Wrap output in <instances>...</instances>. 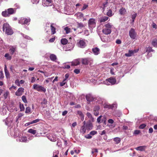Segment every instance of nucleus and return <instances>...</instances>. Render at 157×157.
I'll return each mask as SVG.
<instances>
[{
	"instance_id": "nucleus-8",
	"label": "nucleus",
	"mask_w": 157,
	"mask_h": 157,
	"mask_svg": "<svg viewBox=\"0 0 157 157\" xmlns=\"http://www.w3.org/2000/svg\"><path fill=\"white\" fill-rule=\"evenodd\" d=\"M30 21V18H21L19 21V23L22 24H27Z\"/></svg>"
},
{
	"instance_id": "nucleus-5",
	"label": "nucleus",
	"mask_w": 157,
	"mask_h": 157,
	"mask_svg": "<svg viewBox=\"0 0 157 157\" xmlns=\"http://www.w3.org/2000/svg\"><path fill=\"white\" fill-rule=\"evenodd\" d=\"M89 27L90 29H93L95 27L96 25L95 20L94 18H91L90 19L88 22Z\"/></svg>"
},
{
	"instance_id": "nucleus-32",
	"label": "nucleus",
	"mask_w": 157,
	"mask_h": 157,
	"mask_svg": "<svg viewBox=\"0 0 157 157\" xmlns=\"http://www.w3.org/2000/svg\"><path fill=\"white\" fill-rule=\"evenodd\" d=\"M112 6V7L111 8V10H113L114 12H115L117 10V6H116L114 4V3H110V6Z\"/></svg>"
},
{
	"instance_id": "nucleus-57",
	"label": "nucleus",
	"mask_w": 157,
	"mask_h": 157,
	"mask_svg": "<svg viewBox=\"0 0 157 157\" xmlns=\"http://www.w3.org/2000/svg\"><path fill=\"white\" fill-rule=\"evenodd\" d=\"M114 69L113 68H111V70L110 71V73L112 75H115V73L114 72Z\"/></svg>"
},
{
	"instance_id": "nucleus-50",
	"label": "nucleus",
	"mask_w": 157,
	"mask_h": 157,
	"mask_svg": "<svg viewBox=\"0 0 157 157\" xmlns=\"http://www.w3.org/2000/svg\"><path fill=\"white\" fill-rule=\"evenodd\" d=\"M66 80L63 79L62 82L60 83V86H62L65 84L66 82H65Z\"/></svg>"
},
{
	"instance_id": "nucleus-52",
	"label": "nucleus",
	"mask_w": 157,
	"mask_h": 157,
	"mask_svg": "<svg viewBox=\"0 0 157 157\" xmlns=\"http://www.w3.org/2000/svg\"><path fill=\"white\" fill-rule=\"evenodd\" d=\"M4 77V76L3 74V73L2 71H0V78L1 79H2Z\"/></svg>"
},
{
	"instance_id": "nucleus-33",
	"label": "nucleus",
	"mask_w": 157,
	"mask_h": 157,
	"mask_svg": "<svg viewBox=\"0 0 157 157\" xmlns=\"http://www.w3.org/2000/svg\"><path fill=\"white\" fill-rule=\"evenodd\" d=\"M77 27L78 28H80V29H82V28L85 27V26L84 25V24L81 22L79 23L78 22H77Z\"/></svg>"
},
{
	"instance_id": "nucleus-16",
	"label": "nucleus",
	"mask_w": 157,
	"mask_h": 157,
	"mask_svg": "<svg viewBox=\"0 0 157 157\" xmlns=\"http://www.w3.org/2000/svg\"><path fill=\"white\" fill-rule=\"evenodd\" d=\"M52 2V0H44L43 2L44 6H48Z\"/></svg>"
},
{
	"instance_id": "nucleus-10",
	"label": "nucleus",
	"mask_w": 157,
	"mask_h": 157,
	"mask_svg": "<svg viewBox=\"0 0 157 157\" xmlns=\"http://www.w3.org/2000/svg\"><path fill=\"white\" fill-rule=\"evenodd\" d=\"M86 97L87 101L89 102L94 101L96 100L95 98L90 94H87Z\"/></svg>"
},
{
	"instance_id": "nucleus-4",
	"label": "nucleus",
	"mask_w": 157,
	"mask_h": 157,
	"mask_svg": "<svg viewBox=\"0 0 157 157\" xmlns=\"http://www.w3.org/2000/svg\"><path fill=\"white\" fill-rule=\"evenodd\" d=\"M33 89L39 92L43 91L45 92L46 91V89L44 87L36 84H34L33 85Z\"/></svg>"
},
{
	"instance_id": "nucleus-19",
	"label": "nucleus",
	"mask_w": 157,
	"mask_h": 157,
	"mask_svg": "<svg viewBox=\"0 0 157 157\" xmlns=\"http://www.w3.org/2000/svg\"><path fill=\"white\" fill-rule=\"evenodd\" d=\"M75 16L77 17L78 18L82 19L84 15L83 13L81 12H78L75 14Z\"/></svg>"
},
{
	"instance_id": "nucleus-11",
	"label": "nucleus",
	"mask_w": 157,
	"mask_h": 157,
	"mask_svg": "<svg viewBox=\"0 0 157 157\" xmlns=\"http://www.w3.org/2000/svg\"><path fill=\"white\" fill-rule=\"evenodd\" d=\"M24 92V88L20 87L18 89L17 91L15 93V95L18 96H21Z\"/></svg>"
},
{
	"instance_id": "nucleus-6",
	"label": "nucleus",
	"mask_w": 157,
	"mask_h": 157,
	"mask_svg": "<svg viewBox=\"0 0 157 157\" xmlns=\"http://www.w3.org/2000/svg\"><path fill=\"white\" fill-rule=\"evenodd\" d=\"M129 35L131 39H135L136 37L137 33L135 32V29L132 28L129 31Z\"/></svg>"
},
{
	"instance_id": "nucleus-23",
	"label": "nucleus",
	"mask_w": 157,
	"mask_h": 157,
	"mask_svg": "<svg viewBox=\"0 0 157 157\" xmlns=\"http://www.w3.org/2000/svg\"><path fill=\"white\" fill-rule=\"evenodd\" d=\"M119 12L121 15H124L126 12V10L124 8L122 7L119 10Z\"/></svg>"
},
{
	"instance_id": "nucleus-34",
	"label": "nucleus",
	"mask_w": 157,
	"mask_h": 157,
	"mask_svg": "<svg viewBox=\"0 0 157 157\" xmlns=\"http://www.w3.org/2000/svg\"><path fill=\"white\" fill-rule=\"evenodd\" d=\"M2 15L4 17H8L9 16L7 11H3L2 12Z\"/></svg>"
},
{
	"instance_id": "nucleus-1",
	"label": "nucleus",
	"mask_w": 157,
	"mask_h": 157,
	"mask_svg": "<svg viewBox=\"0 0 157 157\" xmlns=\"http://www.w3.org/2000/svg\"><path fill=\"white\" fill-rule=\"evenodd\" d=\"M113 27V25L111 23H108L104 25L102 31L105 35L109 34L111 33Z\"/></svg>"
},
{
	"instance_id": "nucleus-30",
	"label": "nucleus",
	"mask_w": 157,
	"mask_h": 157,
	"mask_svg": "<svg viewBox=\"0 0 157 157\" xmlns=\"http://www.w3.org/2000/svg\"><path fill=\"white\" fill-rule=\"evenodd\" d=\"M109 0H106V1L103 3V9L104 10L107 7L108 5L110 4L111 3H108V1Z\"/></svg>"
},
{
	"instance_id": "nucleus-29",
	"label": "nucleus",
	"mask_w": 157,
	"mask_h": 157,
	"mask_svg": "<svg viewBox=\"0 0 157 157\" xmlns=\"http://www.w3.org/2000/svg\"><path fill=\"white\" fill-rule=\"evenodd\" d=\"M9 95V92L8 91H6L4 93L3 96L4 97V99H6Z\"/></svg>"
},
{
	"instance_id": "nucleus-21",
	"label": "nucleus",
	"mask_w": 157,
	"mask_h": 157,
	"mask_svg": "<svg viewBox=\"0 0 157 157\" xmlns=\"http://www.w3.org/2000/svg\"><path fill=\"white\" fill-rule=\"evenodd\" d=\"M86 125H83L80 129L81 133L83 134L86 133Z\"/></svg>"
},
{
	"instance_id": "nucleus-31",
	"label": "nucleus",
	"mask_w": 157,
	"mask_h": 157,
	"mask_svg": "<svg viewBox=\"0 0 157 157\" xmlns=\"http://www.w3.org/2000/svg\"><path fill=\"white\" fill-rule=\"evenodd\" d=\"M151 44L154 47H157V39H154L152 40Z\"/></svg>"
},
{
	"instance_id": "nucleus-36",
	"label": "nucleus",
	"mask_w": 157,
	"mask_h": 157,
	"mask_svg": "<svg viewBox=\"0 0 157 157\" xmlns=\"http://www.w3.org/2000/svg\"><path fill=\"white\" fill-rule=\"evenodd\" d=\"M61 42L63 45H65L67 43L68 40L65 38H63L61 40Z\"/></svg>"
},
{
	"instance_id": "nucleus-49",
	"label": "nucleus",
	"mask_w": 157,
	"mask_h": 157,
	"mask_svg": "<svg viewBox=\"0 0 157 157\" xmlns=\"http://www.w3.org/2000/svg\"><path fill=\"white\" fill-rule=\"evenodd\" d=\"M146 126V124H143L141 125H140L139 127V128L140 129H143Z\"/></svg>"
},
{
	"instance_id": "nucleus-38",
	"label": "nucleus",
	"mask_w": 157,
	"mask_h": 157,
	"mask_svg": "<svg viewBox=\"0 0 157 157\" xmlns=\"http://www.w3.org/2000/svg\"><path fill=\"white\" fill-rule=\"evenodd\" d=\"M36 131L32 129H30L28 131V132L35 134L36 133Z\"/></svg>"
},
{
	"instance_id": "nucleus-64",
	"label": "nucleus",
	"mask_w": 157,
	"mask_h": 157,
	"mask_svg": "<svg viewBox=\"0 0 157 157\" xmlns=\"http://www.w3.org/2000/svg\"><path fill=\"white\" fill-rule=\"evenodd\" d=\"M86 115L89 118H91L92 117V115L89 112L87 113Z\"/></svg>"
},
{
	"instance_id": "nucleus-61",
	"label": "nucleus",
	"mask_w": 157,
	"mask_h": 157,
	"mask_svg": "<svg viewBox=\"0 0 157 157\" xmlns=\"http://www.w3.org/2000/svg\"><path fill=\"white\" fill-rule=\"evenodd\" d=\"M78 114L81 117H83V114L82 113V112L80 111H78L77 112Z\"/></svg>"
},
{
	"instance_id": "nucleus-15",
	"label": "nucleus",
	"mask_w": 157,
	"mask_h": 157,
	"mask_svg": "<svg viewBox=\"0 0 157 157\" xmlns=\"http://www.w3.org/2000/svg\"><path fill=\"white\" fill-rule=\"evenodd\" d=\"M108 19H109V18L106 16H104L100 18L99 20V21L100 23L104 22L105 21H107Z\"/></svg>"
},
{
	"instance_id": "nucleus-12",
	"label": "nucleus",
	"mask_w": 157,
	"mask_h": 157,
	"mask_svg": "<svg viewBox=\"0 0 157 157\" xmlns=\"http://www.w3.org/2000/svg\"><path fill=\"white\" fill-rule=\"evenodd\" d=\"M106 81H108L112 85H113L116 84V79L114 77H110L106 80Z\"/></svg>"
},
{
	"instance_id": "nucleus-46",
	"label": "nucleus",
	"mask_w": 157,
	"mask_h": 157,
	"mask_svg": "<svg viewBox=\"0 0 157 157\" xmlns=\"http://www.w3.org/2000/svg\"><path fill=\"white\" fill-rule=\"evenodd\" d=\"M31 109L29 107H27L25 109V113H30Z\"/></svg>"
},
{
	"instance_id": "nucleus-62",
	"label": "nucleus",
	"mask_w": 157,
	"mask_h": 157,
	"mask_svg": "<svg viewBox=\"0 0 157 157\" xmlns=\"http://www.w3.org/2000/svg\"><path fill=\"white\" fill-rule=\"evenodd\" d=\"M42 103L44 104H47V100L45 98H44L43 99V101L42 102Z\"/></svg>"
},
{
	"instance_id": "nucleus-2",
	"label": "nucleus",
	"mask_w": 157,
	"mask_h": 157,
	"mask_svg": "<svg viewBox=\"0 0 157 157\" xmlns=\"http://www.w3.org/2000/svg\"><path fill=\"white\" fill-rule=\"evenodd\" d=\"M3 30L5 31V33L7 35H12L13 33V32L11 26L7 23L3 24L2 27Z\"/></svg>"
},
{
	"instance_id": "nucleus-58",
	"label": "nucleus",
	"mask_w": 157,
	"mask_h": 157,
	"mask_svg": "<svg viewBox=\"0 0 157 157\" xmlns=\"http://www.w3.org/2000/svg\"><path fill=\"white\" fill-rule=\"evenodd\" d=\"M55 40V37H54L53 38H51L49 40L50 42H53Z\"/></svg>"
},
{
	"instance_id": "nucleus-43",
	"label": "nucleus",
	"mask_w": 157,
	"mask_h": 157,
	"mask_svg": "<svg viewBox=\"0 0 157 157\" xmlns=\"http://www.w3.org/2000/svg\"><path fill=\"white\" fill-rule=\"evenodd\" d=\"M19 106L21 111H24L25 110V107L23 104H20Z\"/></svg>"
},
{
	"instance_id": "nucleus-14",
	"label": "nucleus",
	"mask_w": 157,
	"mask_h": 157,
	"mask_svg": "<svg viewBox=\"0 0 157 157\" xmlns=\"http://www.w3.org/2000/svg\"><path fill=\"white\" fill-rule=\"evenodd\" d=\"M93 53L95 55H98L100 53V49L98 47H95L92 49Z\"/></svg>"
},
{
	"instance_id": "nucleus-18",
	"label": "nucleus",
	"mask_w": 157,
	"mask_h": 157,
	"mask_svg": "<svg viewBox=\"0 0 157 157\" xmlns=\"http://www.w3.org/2000/svg\"><path fill=\"white\" fill-rule=\"evenodd\" d=\"M9 16L14 13L15 12V9L12 8H10L7 10Z\"/></svg>"
},
{
	"instance_id": "nucleus-37",
	"label": "nucleus",
	"mask_w": 157,
	"mask_h": 157,
	"mask_svg": "<svg viewBox=\"0 0 157 157\" xmlns=\"http://www.w3.org/2000/svg\"><path fill=\"white\" fill-rule=\"evenodd\" d=\"M5 57L7 59L10 60L11 59V56L8 53H6L5 55Z\"/></svg>"
},
{
	"instance_id": "nucleus-40",
	"label": "nucleus",
	"mask_w": 157,
	"mask_h": 157,
	"mask_svg": "<svg viewBox=\"0 0 157 157\" xmlns=\"http://www.w3.org/2000/svg\"><path fill=\"white\" fill-rule=\"evenodd\" d=\"M137 15V14L136 13H135L134 14H133L132 15V22H133L134 21V20L136 17V16Z\"/></svg>"
},
{
	"instance_id": "nucleus-47",
	"label": "nucleus",
	"mask_w": 157,
	"mask_h": 157,
	"mask_svg": "<svg viewBox=\"0 0 157 157\" xmlns=\"http://www.w3.org/2000/svg\"><path fill=\"white\" fill-rule=\"evenodd\" d=\"M15 83L16 85H17L18 86H20L21 85L20 83H19V81L18 79H16L15 81Z\"/></svg>"
},
{
	"instance_id": "nucleus-63",
	"label": "nucleus",
	"mask_w": 157,
	"mask_h": 157,
	"mask_svg": "<svg viewBox=\"0 0 157 157\" xmlns=\"http://www.w3.org/2000/svg\"><path fill=\"white\" fill-rule=\"evenodd\" d=\"M153 51H154V50H153L151 47H149L148 48V52H150Z\"/></svg>"
},
{
	"instance_id": "nucleus-24",
	"label": "nucleus",
	"mask_w": 157,
	"mask_h": 157,
	"mask_svg": "<svg viewBox=\"0 0 157 157\" xmlns=\"http://www.w3.org/2000/svg\"><path fill=\"white\" fill-rule=\"evenodd\" d=\"M79 59L75 60L72 62L71 65L72 66H77L80 64Z\"/></svg>"
},
{
	"instance_id": "nucleus-59",
	"label": "nucleus",
	"mask_w": 157,
	"mask_h": 157,
	"mask_svg": "<svg viewBox=\"0 0 157 157\" xmlns=\"http://www.w3.org/2000/svg\"><path fill=\"white\" fill-rule=\"evenodd\" d=\"M108 122L111 124H112L114 122V121L112 119H109L108 120Z\"/></svg>"
},
{
	"instance_id": "nucleus-60",
	"label": "nucleus",
	"mask_w": 157,
	"mask_h": 157,
	"mask_svg": "<svg viewBox=\"0 0 157 157\" xmlns=\"http://www.w3.org/2000/svg\"><path fill=\"white\" fill-rule=\"evenodd\" d=\"M140 132V131L139 130H135L134 132V134L137 135Z\"/></svg>"
},
{
	"instance_id": "nucleus-53",
	"label": "nucleus",
	"mask_w": 157,
	"mask_h": 157,
	"mask_svg": "<svg viewBox=\"0 0 157 157\" xmlns=\"http://www.w3.org/2000/svg\"><path fill=\"white\" fill-rule=\"evenodd\" d=\"M40 121V120L39 119H36L35 120H33L32 121H31L32 124L35 123L37 122H38Z\"/></svg>"
},
{
	"instance_id": "nucleus-28",
	"label": "nucleus",
	"mask_w": 157,
	"mask_h": 157,
	"mask_svg": "<svg viewBox=\"0 0 157 157\" xmlns=\"http://www.w3.org/2000/svg\"><path fill=\"white\" fill-rule=\"evenodd\" d=\"M134 54V52L133 50H129L128 53H125V56L127 57H130L132 55Z\"/></svg>"
},
{
	"instance_id": "nucleus-3",
	"label": "nucleus",
	"mask_w": 157,
	"mask_h": 157,
	"mask_svg": "<svg viewBox=\"0 0 157 157\" xmlns=\"http://www.w3.org/2000/svg\"><path fill=\"white\" fill-rule=\"evenodd\" d=\"M81 61L83 65H87L89 63L90 65L91 66L93 63V60L90 58H84L81 59Z\"/></svg>"
},
{
	"instance_id": "nucleus-51",
	"label": "nucleus",
	"mask_w": 157,
	"mask_h": 157,
	"mask_svg": "<svg viewBox=\"0 0 157 157\" xmlns=\"http://www.w3.org/2000/svg\"><path fill=\"white\" fill-rule=\"evenodd\" d=\"M102 117V116H100L97 118V121L98 123H101V118Z\"/></svg>"
},
{
	"instance_id": "nucleus-20",
	"label": "nucleus",
	"mask_w": 157,
	"mask_h": 157,
	"mask_svg": "<svg viewBox=\"0 0 157 157\" xmlns=\"http://www.w3.org/2000/svg\"><path fill=\"white\" fill-rule=\"evenodd\" d=\"M86 127L88 130H90L92 129L93 127V125L92 123L89 122L87 123L86 124Z\"/></svg>"
},
{
	"instance_id": "nucleus-55",
	"label": "nucleus",
	"mask_w": 157,
	"mask_h": 157,
	"mask_svg": "<svg viewBox=\"0 0 157 157\" xmlns=\"http://www.w3.org/2000/svg\"><path fill=\"white\" fill-rule=\"evenodd\" d=\"M74 71L75 73L76 74H78L80 73V70L79 69H75L74 70Z\"/></svg>"
},
{
	"instance_id": "nucleus-25",
	"label": "nucleus",
	"mask_w": 157,
	"mask_h": 157,
	"mask_svg": "<svg viewBox=\"0 0 157 157\" xmlns=\"http://www.w3.org/2000/svg\"><path fill=\"white\" fill-rule=\"evenodd\" d=\"M50 58L51 60L53 61H56L57 59L56 56L54 54H51L50 56Z\"/></svg>"
},
{
	"instance_id": "nucleus-17",
	"label": "nucleus",
	"mask_w": 157,
	"mask_h": 157,
	"mask_svg": "<svg viewBox=\"0 0 157 157\" xmlns=\"http://www.w3.org/2000/svg\"><path fill=\"white\" fill-rule=\"evenodd\" d=\"M147 148L146 146H142L137 147L135 148V149L137 151H144Z\"/></svg>"
},
{
	"instance_id": "nucleus-27",
	"label": "nucleus",
	"mask_w": 157,
	"mask_h": 157,
	"mask_svg": "<svg viewBox=\"0 0 157 157\" xmlns=\"http://www.w3.org/2000/svg\"><path fill=\"white\" fill-rule=\"evenodd\" d=\"M27 138L26 136H22L19 139V141L21 142H26L27 141Z\"/></svg>"
},
{
	"instance_id": "nucleus-22",
	"label": "nucleus",
	"mask_w": 157,
	"mask_h": 157,
	"mask_svg": "<svg viewBox=\"0 0 157 157\" xmlns=\"http://www.w3.org/2000/svg\"><path fill=\"white\" fill-rule=\"evenodd\" d=\"M53 24H52L50 25L51 29V34L52 35H53L56 33V29L53 26Z\"/></svg>"
},
{
	"instance_id": "nucleus-48",
	"label": "nucleus",
	"mask_w": 157,
	"mask_h": 157,
	"mask_svg": "<svg viewBox=\"0 0 157 157\" xmlns=\"http://www.w3.org/2000/svg\"><path fill=\"white\" fill-rule=\"evenodd\" d=\"M100 109V106H96L94 108V111H99Z\"/></svg>"
},
{
	"instance_id": "nucleus-44",
	"label": "nucleus",
	"mask_w": 157,
	"mask_h": 157,
	"mask_svg": "<svg viewBox=\"0 0 157 157\" xmlns=\"http://www.w3.org/2000/svg\"><path fill=\"white\" fill-rule=\"evenodd\" d=\"M5 75L7 78H9L10 77V75L9 72L8 71H5Z\"/></svg>"
},
{
	"instance_id": "nucleus-7",
	"label": "nucleus",
	"mask_w": 157,
	"mask_h": 157,
	"mask_svg": "<svg viewBox=\"0 0 157 157\" xmlns=\"http://www.w3.org/2000/svg\"><path fill=\"white\" fill-rule=\"evenodd\" d=\"M48 138L51 141L55 142L56 141L57 138L56 135L53 133H50L47 136Z\"/></svg>"
},
{
	"instance_id": "nucleus-54",
	"label": "nucleus",
	"mask_w": 157,
	"mask_h": 157,
	"mask_svg": "<svg viewBox=\"0 0 157 157\" xmlns=\"http://www.w3.org/2000/svg\"><path fill=\"white\" fill-rule=\"evenodd\" d=\"M88 6L86 4H84L81 10V11H82L86 9Z\"/></svg>"
},
{
	"instance_id": "nucleus-13",
	"label": "nucleus",
	"mask_w": 157,
	"mask_h": 157,
	"mask_svg": "<svg viewBox=\"0 0 157 157\" xmlns=\"http://www.w3.org/2000/svg\"><path fill=\"white\" fill-rule=\"evenodd\" d=\"M97 133V132L95 131H92L90 132V133L89 134H88L86 135L85 136V137L86 138L88 139H90L92 138V136H93Z\"/></svg>"
},
{
	"instance_id": "nucleus-41",
	"label": "nucleus",
	"mask_w": 157,
	"mask_h": 157,
	"mask_svg": "<svg viewBox=\"0 0 157 157\" xmlns=\"http://www.w3.org/2000/svg\"><path fill=\"white\" fill-rule=\"evenodd\" d=\"M21 99L22 101L25 103H27V101L26 99V96L25 95H23L21 97Z\"/></svg>"
},
{
	"instance_id": "nucleus-42",
	"label": "nucleus",
	"mask_w": 157,
	"mask_h": 157,
	"mask_svg": "<svg viewBox=\"0 0 157 157\" xmlns=\"http://www.w3.org/2000/svg\"><path fill=\"white\" fill-rule=\"evenodd\" d=\"M15 50V48H14L12 47L9 50L10 52L11 55H13Z\"/></svg>"
},
{
	"instance_id": "nucleus-45",
	"label": "nucleus",
	"mask_w": 157,
	"mask_h": 157,
	"mask_svg": "<svg viewBox=\"0 0 157 157\" xmlns=\"http://www.w3.org/2000/svg\"><path fill=\"white\" fill-rule=\"evenodd\" d=\"M64 30L66 31V34H68L70 32V29L68 27L65 28Z\"/></svg>"
},
{
	"instance_id": "nucleus-39",
	"label": "nucleus",
	"mask_w": 157,
	"mask_h": 157,
	"mask_svg": "<svg viewBox=\"0 0 157 157\" xmlns=\"http://www.w3.org/2000/svg\"><path fill=\"white\" fill-rule=\"evenodd\" d=\"M106 14L109 17H111L113 15L112 10L110 9L107 12Z\"/></svg>"
},
{
	"instance_id": "nucleus-35",
	"label": "nucleus",
	"mask_w": 157,
	"mask_h": 157,
	"mask_svg": "<svg viewBox=\"0 0 157 157\" xmlns=\"http://www.w3.org/2000/svg\"><path fill=\"white\" fill-rule=\"evenodd\" d=\"M113 140L115 142L116 144L119 143L121 141V139L119 137H115L114 138Z\"/></svg>"
},
{
	"instance_id": "nucleus-9",
	"label": "nucleus",
	"mask_w": 157,
	"mask_h": 157,
	"mask_svg": "<svg viewBox=\"0 0 157 157\" xmlns=\"http://www.w3.org/2000/svg\"><path fill=\"white\" fill-rule=\"evenodd\" d=\"M78 47L82 48H84L86 46V43L84 40H80L77 43Z\"/></svg>"
},
{
	"instance_id": "nucleus-26",
	"label": "nucleus",
	"mask_w": 157,
	"mask_h": 157,
	"mask_svg": "<svg viewBox=\"0 0 157 157\" xmlns=\"http://www.w3.org/2000/svg\"><path fill=\"white\" fill-rule=\"evenodd\" d=\"M114 107V105H108L106 104H105L104 105V108H107L108 109H113Z\"/></svg>"
},
{
	"instance_id": "nucleus-56",
	"label": "nucleus",
	"mask_w": 157,
	"mask_h": 157,
	"mask_svg": "<svg viewBox=\"0 0 157 157\" xmlns=\"http://www.w3.org/2000/svg\"><path fill=\"white\" fill-rule=\"evenodd\" d=\"M39 1V0H32V2L33 4H37Z\"/></svg>"
}]
</instances>
